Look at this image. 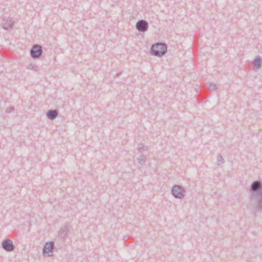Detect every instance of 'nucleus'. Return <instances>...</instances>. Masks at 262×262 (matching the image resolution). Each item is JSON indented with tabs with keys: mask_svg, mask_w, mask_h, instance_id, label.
Returning a JSON list of instances; mask_svg holds the SVG:
<instances>
[{
	"mask_svg": "<svg viewBox=\"0 0 262 262\" xmlns=\"http://www.w3.org/2000/svg\"><path fill=\"white\" fill-rule=\"evenodd\" d=\"M14 110V107L13 106H10V107H8L6 110V113H10L11 112H12V111H13Z\"/></svg>",
	"mask_w": 262,
	"mask_h": 262,
	"instance_id": "17",
	"label": "nucleus"
},
{
	"mask_svg": "<svg viewBox=\"0 0 262 262\" xmlns=\"http://www.w3.org/2000/svg\"><path fill=\"white\" fill-rule=\"evenodd\" d=\"M58 116V112L56 110H50L47 113V116L50 120L55 119Z\"/></svg>",
	"mask_w": 262,
	"mask_h": 262,
	"instance_id": "9",
	"label": "nucleus"
},
{
	"mask_svg": "<svg viewBox=\"0 0 262 262\" xmlns=\"http://www.w3.org/2000/svg\"><path fill=\"white\" fill-rule=\"evenodd\" d=\"M14 21L10 17H4L2 19V26L3 28L7 30L12 29Z\"/></svg>",
	"mask_w": 262,
	"mask_h": 262,
	"instance_id": "6",
	"label": "nucleus"
},
{
	"mask_svg": "<svg viewBox=\"0 0 262 262\" xmlns=\"http://www.w3.org/2000/svg\"><path fill=\"white\" fill-rule=\"evenodd\" d=\"M208 88L210 91H215L218 88L217 85H216V84L214 83H209L208 86Z\"/></svg>",
	"mask_w": 262,
	"mask_h": 262,
	"instance_id": "14",
	"label": "nucleus"
},
{
	"mask_svg": "<svg viewBox=\"0 0 262 262\" xmlns=\"http://www.w3.org/2000/svg\"><path fill=\"white\" fill-rule=\"evenodd\" d=\"M262 59L260 56H257L255 58L253 63L257 69H260L261 68V63Z\"/></svg>",
	"mask_w": 262,
	"mask_h": 262,
	"instance_id": "11",
	"label": "nucleus"
},
{
	"mask_svg": "<svg viewBox=\"0 0 262 262\" xmlns=\"http://www.w3.org/2000/svg\"><path fill=\"white\" fill-rule=\"evenodd\" d=\"M171 193L174 198L182 199L185 196V190L183 187L180 185H174L172 187Z\"/></svg>",
	"mask_w": 262,
	"mask_h": 262,
	"instance_id": "3",
	"label": "nucleus"
},
{
	"mask_svg": "<svg viewBox=\"0 0 262 262\" xmlns=\"http://www.w3.org/2000/svg\"><path fill=\"white\" fill-rule=\"evenodd\" d=\"M249 206L255 214L262 212V185L259 182L254 181L250 186Z\"/></svg>",
	"mask_w": 262,
	"mask_h": 262,
	"instance_id": "1",
	"label": "nucleus"
},
{
	"mask_svg": "<svg viewBox=\"0 0 262 262\" xmlns=\"http://www.w3.org/2000/svg\"><path fill=\"white\" fill-rule=\"evenodd\" d=\"M138 163L141 164V165H143L145 162H146V157L145 155H140V156L139 157V158H138Z\"/></svg>",
	"mask_w": 262,
	"mask_h": 262,
	"instance_id": "12",
	"label": "nucleus"
},
{
	"mask_svg": "<svg viewBox=\"0 0 262 262\" xmlns=\"http://www.w3.org/2000/svg\"><path fill=\"white\" fill-rule=\"evenodd\" d=\"M42 48L40 45L35 44L33 45L30 50V55L33 59H38L41 56Z\"/></svg>",
	"mask_w": 262,
	"mask_h": 262,
	"instance_id": "5",
	"label": "nucleus"
},
{
	"mask_svg": "<svg viewBox=\"0 0 262 262\" xmlns=\"http://www.w3.org/2000/svg\"><path fill=\"white\" fill-rule=\"evenodd\" d=\"M167 49V47L165 43H157L151 47L150 53L153 56L161 57L166 54Z\"/></svg>",
	"mask_w": 262,
	"mask_h": 262,
	"instance_id": "2",
	"label": "nucleus"
},
{
	"mask_svg": "<svg viewBox=\"0 0 262 262\" xmlns=\"http://www.w3.org/2000/svg\"><path fill=\"white\" fill-rule=\"evenodd\" d=\"M136 28L138 31L145 32L148 30V24L146 20L141 19L137 22Z\"/></svg>",
	"mask_w": 262,
	"mask_h": 262,
	"instance_id": "7",
	"label": "nucleus"
},
{
	"mask_svg": "<svg viewBox=\"0 0 262 262\" xmlns=\"http://www.w3.org/2000/svg\"><path fill=\"white\" fill-rule=\"evenodd\" d=\"M147 146H145L142 144H138L137 149L140 151L141 150H147Z\"/></svg>",
	"mask_w": 262,
	"mask_h": 262,
	"instance_id": "15",
	"label": "nucleus"
},
{
	"mask_svg": "<svg viewBox=\"0 0 262 262\" xmlns=\"http://www.w3.org/2000/svg\"><path fill=\"white\" fill-rule=\"evenodd\" d=\"M28 69L34 70L35 72L39 71V67L37 64H30L27 67Z\"/></svg>",
	"mask_w": 262,
	"mask_h": 262,
	"instance_id": "13",
	"label": "nucleus"
},
{
	"mask_svg": "<svg viewBox=\"0 0 262 262\" xmlns=\"http://www.w3.org/2000/svg\"><path fill=\"white\" fill-rule=\"evenodd\" d=\"M69 230V227L67 225H64L62 228H61L59 232V236L61 238L64 237L68 234Z\"/></svg>",
	"mask_w": 262,
	"mask_h": 262,
	"instance_id": "10",
	"label": "nucleus"
},
{
	"mask_svg": "<svg viewBox=\"0 0 262 262\" xmlns=\"http://www.w3.org/2000/svg\"><path fill=\"white\" fill-rule=\"evenodd\" d=\"M120 75V73H117V74H116V76H117V77H119Z\"/></svg>",
	"mask_w": 262,
	"mask_h": 262,
	"instance_id": "18",
	"label": "nucleus"
},
{
	"mask_svg": "<svg viewBox=\"0 0 262 262\" xmlns=\"http://www.w3.org/2000/svg\"><path fill=\"white\" fill-rule=\"evenodd\" d=\"M2 248L8 252H11L14 250L15 246L12 241L10 239H6L3 241L2 243Z\"/></svg>",
	"mask_w": 262,
	"mask_h": 262,
	"instance_id": "8",
	"label": "nucleus"
},
{
	"mask_svg": "<svg viewBox=\"0 0 262 262\" xmlns=\"http://www.w3.org/2000/svg\"><path fill=\"white\" fill-rule=\"evenodd\" d=\"M225 162V160L223 159V157L221 155H219L217 158V164L218 165H220L221 163H224Z\"/></svg>",
	"mask_w": 262,
	"mask_h": 262,
	"instance_id": "16",
	"label": "nucleus"
},
{
	"mask_svg": "<svg viewBox=\"0 0 262 262\" xmlns=\"http://www.w3.org/2000/svg\"><path fill=\"white\" fill-rule=\"evenodd\" d=\"M54 248V242L51 241L46 242L42 249L43 255L45 257H50L53 256Z\"/></svg>",
	"mask_w": 262,
	"mask_h": 262,
	"instance_id": "4",
	"label": "nucleus"
}]
</instances>
